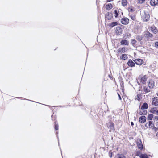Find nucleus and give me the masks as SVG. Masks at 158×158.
I'll use <instances>...</instances> for the list:
<instances>
[{"label":"nucleus","mask_w":158,"mask_h":158,"mask_svg":"<svg viewBox=\"0 0 158 158\" xmlns=\"http://www.w3.org/2000/svg\"><path fill=\"white\" fill-rule=\"evenodd\" d=\"M146 118L144 115L141 116L139 118V121L140 123H143L146 122Z\"/></svg>","instance_id":"nucleus-14"},{"label":"nucleus","mask_w":158,"mask_h":158,"mask_svg":"<svg viewBox=\"0 0 158 158\" xmlns=\"http://www.w3.org/2000/svg\"><path fill=\"white\" fill-rule=\"evenodd\" d=\"M119 157L118 158H126L125 156L123 154H118Z\"/></svg>","instance_id":"nucleus-37"},{"label":"nucleus","mask_w":158,"mask_h":158,"mask_svg":"<svg viewBox=\"0 0 158 158\" xmlns=\"http://www.w3.org/2000/svg\"><path fill=\"white\" fill-rule=\"evenodd\" d=\"M52 120V121H57L56 119V117L55 115H52L51 116Z\"/></svg>","instance_id":"nucleus-35"},{"label":"nucleus","mask_w":158,"mask_h":158,"mask_svg":"<svg viewBox=\"0 0 158 158\" xmlns=\"http://www.w3.org/2000/svg\"><path fill=\"white\" fill-rule=\"evenodd\" d=\"M127 0H122L121 4L122 6H127Z\"/></svg>","instance_id":"nucleus-25"},{"label":"nucleus","mask_w":158,"mask_h":158,"mask_svg":"<svg viewBox=\"0 0 158 158\" xmlns=\"http://www.w3.org/2000/svg\"><path fill=\"white\" fill-rule=\"evenodd\" d=\"M131 125L132 126H133L134 125V123H133V122H131Z\"/></svg>","instance_id":"nucleus-43"},{"label":"nucleus","mask_w":158,"mask_h":158,"mask_svg":"<svg viewBox=\"0 0 158 158\" xmlns=\"http://www.w3.org/2000/svg\"><path fill=\"white\" fill-rule=\"evenodd\" d=\"M121 22L122 24L127 25L129 23V19L127 18L124 17L121 19Z\"/></svg>","instance_id":"nucleus-9"},{"label":"nucleus","mask_w":158,"mask_h":158,"mask_svg":"<svg viewBox=\"0 0 158 158\" xmlns=\"http://www.w3.org/2000/svg\"><path fill=\"white\" fill-rule=\"evenodd\" d=\"M139 156L141 158H148L147 155L146 154H141Z\"/></svg>","instance_id":"nucleus-33"},{"label":"nucleus","mask_w":158,"mask_h":158,"mask_svg":"<svg viewBox=\"0 0 158 158\" xmlns=\"http://www.w3.org/2000/svg\"><path fill=\"white\" fill-rule=\"evenodd\" d=\"M157 110V107H153L151 109L150 112L153 114H156V113Z\"/></svg>","instance_id":"nucleus-22"},{"label":"nucleus","mask_w":158,"mask_h":158,"mask_svg":"<svg viewBox=\"0 0 158 158\" xmlns=\"http://www.w3.org/2000/svg\"><path fill=\"white\" fill-rule=\"evenodd\" d=\"M128 11L129 12L133 13L135 11V9L133 6H130L128 8Z\"/></svg>","instance_id":"nucleus-28"},{"label":"nucleus","mask_w":158,"mask_h":158,"mask_svg":"<svg viewBox=\"0 0 158 158\" xmlns=\"http://www.w3.org/2000/svg\"><path fill=\"white\" fill-rule=\"evenodd\" d=\"M120 43L121 45L128 46L129 44V41L126 40H122L121 41Z\"/></svg>","instance_id":"nucleus-18"},{"label":"nucleus","mask_w":158,"mask_h":158,"mask_svg":"<svg viewBox=\"0 0 158 158\" xmlns=\"http://www.w3.org/2000/svg\"><path fill=\"white\" fill-rule=\"evenodd\" d=\"M137 1L138 3L139 4L143 3L145 1V0H137Z\"/></svg>","instance_id":"nucleus-38"},{"label":"nucleus","mask_w":158,"mask_h":158,"mask_svg":"<svg viewBox=\"0 0 158 158\" xmlns=\"http://www.w3.org/2000/svg\"><path fill=\"white\" fill-rule=\"evenodd\" d=\"M143 92H144V94L149 93L151 91L150 88L149 87L148 88L147 86H143Z\"/></svg>","instance_id":"nucleus-20"},{"label":"nucleus","mask_w":158,"mask_h":158,"mask_svg":"<svg viewBox=\"0 0 158 158\" xmlns=\"http://www.w3.org/2000/svg\"><path fill=\"white\" fill-rule=\"evenodd\" d=\"M156 114H157L158 115V109L157 111V112Z\"/></svg>","instance_id":"nucleus-45"},{"label":"nucleus","mask_w":158,"mask_h":158,"mask_svg":"<svg viewBox=\"0 0 158 158\" xmlns=\"http://www.w3.org/2000/svg\"><path fill=\"white\" fill-rule=\"evenodd\" d=\"M154 124L152 121H149L145 124V127L147 128H152L154 127Z\"/></svg>","instance_id":"nucleus-5"},{"label":"nucleus","mask_w":158,"mask_h":158,"mask_svg":"<svg viewBox=\"0 0 158 158\" xmlns=\"http://www.w3.org/2000/svg\"><path fill=\"white\" fill-rule=\"evenodd\" d=\"M134 61L137 65H142L143 63V60L140 59H135Z\"/></svg>","instance_id":"nucleus-15"},{"label":"nucleus","mask_w":158,"mask_h":158,"mask_svg":"<svg viewBox=\"0 0 158 158\" xmlns=\"http://www.w3.org/2000/svg\"><path fill=\"white\" fill-rule=\"evenodd\" d=\"M113 0H107V1H106V2H110L112 1Z\"/></svg>","instance_id":"nucleus-44"},{"label":"nucleus","mask_w":158,"mask_h":158,"mask_svg":"<svg viewBox=\"0 0 158 158\" xmlns=\"http://www.w3.org/2000/svg\"><path fill=\"white\" fill-rule=\"evenodd\" d=\"M150 4L152 6H155L158 4V0H151Z\"/></svg>","instance_id":"nucleus-21"},{"label":"nucleus","mask_w":158,"mask_h":158,"mask_svg":"<svg viewBox=\"0 0 158 158\" xmlns=\"http://www.w3.org/2000/svg\"><path fill=\"white\" fill-rule=\"evenodd\" d=\"M148 77V76L147 75L140 76L139 81L142 84H146Z\"/></svg>","instance_id":"nucleus-1"},{"label":"nucleus","mask_w":158,"mask_h":158,"mask_svg":"<svg viewBox=\"0 0 158 158\" xmlns=\"http://www.w3.org/2000/svg\"><path fill=\"white\" fill-rule=\"evenodd\" d=\"M153 117V115L152 114H148L147 117V120L148 121L152 120Z\"/></svg>","instance_id":"nucleus-29"},{"label":"nucleus","mask_w":158,"mask_h":158,"mask_svg":"<svg viewBox=\"0 0 158 158\" xmlns=\"http://www.w3.org/2000/svg\"><path fill=\"white\" fill-rule=\"evenodd\" d=\"M154 119L156 121L158 120V116H155L154 118Z\"/></svg>","instance_id":"nucleus-41"},{"label":"nucleus","mask_w":158,"mask_h":158,"mask_svg":"<svg viewBox=\"0 0 158 158\" xmlns=\"http://www.w3.org/2000/svg\"><path fill=\"white\" fill-rule=\"evenodd\" d=\"M128 65L130 67H132L135 66V63L131 60L130 59L127 63Z\"/></svg>","instance_id":"nucleus-17"},{"label":"nucleus","mask_w":158,"mask_h":158,"mask_svg":"<svg viewBox=\"0 0 158 158\" xmlns=\"http://www.w3.org/2000/svg\"><path fill=\"white\" fill-rule=\"evenodd\" d=\"M54 129L55 130H58L59 129V125L57 121H55L54 122Z\"/></svg>","instance_id":"nucleus-26"},{"label":"nucleus","mask_w":158,"mask_h":158,"mask_svg":"<svg viewBox=\"0 0 158 158\" xmlns=\"http://www.w3.org/2000/svg\"><path fill=\"white\" fill-rule=\"evenodd\" d=\"M152 129H153L155 132H156L158 130V127H156L154 126V127L152 128Z\"/></svg>","instance_id":"nucleus-36"},{"label":"nucleus","mask_w":158,"mask_h":158,"mask_svg":"<svg viewBox=\"0 0 158 158\" xmlns=\"http://www.w3.org/2000/svg\"><path fill=\"white\" fill-rule=\"evenodd\" d=\"M152 104L153 106H158V97H156L152 98Z\"/></svg>","instance_id":"nucleus-4"},{"label":"nucleus","mask_w":158,"mask_h":158,"mask_svg":"<svg viewBox=\"0 0 158 158\" xmlns=\"http://www.w3.org/2000/svg\"><path fill=\"white\" fill-rule=\"evenodd\" d=\"M137 146L138 148L142 151L143 149V146L141 140L138 141L137 143Z\"/></svg>","instance_id":"nucleus-13"},{"label":"nucleus","mask_w":158,"mask_h":158,"mask_svg":"<svg viewBox=\"0 0 158 158\" xmlns=\"http://www.w3.org/2000/svg\"><path fill=\"white\" fill-rule=\"evenodd\" d=\"M113 8L112 5L111 3H109L106 5V9L108 10H110Z\"/></svg>","instance_id":"nucleus-24"},{"label":"nucleus","mask_w":158,"mask_h":158,"mask_svg":"<svg viewBox=\"0 0 158 158\" xmlns=\"http://www.w3.org/2000/svg\"><path fill=\"white\" fill-rule=\"evenodd\" d=\"M117 35H120L122 34L123 30L121 27L120 26L117 27L115 30Z\"/></svg>","instance_id":"nucleus-12"},{"label":"nucleus","mask_w":158,"mask_h":158,"mask_svg":"<svg viewBox=\"0 0 158 158\" xmlns=\"http://www.w3.org/2000/svg\"><path fill=\"white\" fill-rule=\"evenodd\" d=\"M150 15L148 13L144 12V15L142 17V19L143 22H147L150 19Z\"/></svg>","instance_id":"nucleus-3"},{"label":"nucleus","mask_w":158,"mask_h":158,"mask_svg":"<svg viewBox=\"0 0 158 158\" xmlns=\"http://www.w3.org/2000/svg\"><path fill=\"white\" fill-rule=\"evenodd\" d=\"M142 36L140 35H137L136 37V40L140 41L142 40Z\"/></svg>","instance_id":"nucleus-34"},{"label":"nucleus","mask_w":158,"mask_h":158,"mask_svg":"<svg viewBox=\"0 0 158 158\" xmlns=\"http://www.w3.org/2000/svg\"><path fill=\"white\" fill-rule=\"evenodd\" d=\"M108 128L109 129V131L111 132L112 131L114 130V124L112 122H109L107 124Z\"/></svg>","instance_id":"nucleus-7"},{"label":"nucleus","mask_w":158,"mask_h":158,"mask_svg":"<svg viewBox=\"0 0 158 158\" xmlns=\"http://www.w3.org/2000/svg\"><path fill=\"white\" fill-rule=\"evenodd\" d=\"M118 24V23L116 22H113L110 23L109 24V26L111 27H112L115 26L117 25Z\"/></svg>","instance_id":"nucleus-32"},{"label":"nucleus","mask_w":158,"mask_h":158,"mask_svg":"<svg viewBox=\"0 0 158 158\" xmlns=\"http://www.w3.org/2000/svg\"><path fill=\"white\" fill-rule=\"evenodd\" d=\"M157 95L158 96V93L157 94Z\"/></svg>","instance_id":"nucleus-46"},{"label":"nucleus","mask_w":158,"mask_h":158,"mask_svg":"<svg viewBox=\"0 0 158 158\" xmlns=\"http://www.w3.org/2000/svg\"><path fill=\"white\" fill-rule=\"evenodd\" d=\"M131 35L130 33H127L126 36L127 38H129L131 37Z\"/></svg>","instance_id":"nucleus-39"},{"label":"nucleus","mask_w":158,"mask_h":158,"mask_svg":"<svg viewBox=\"0 0 158 158\" xmlns=\"http://www.w3.org/2000/svg\"><path fill=\"white\" fill-rule=\"evenodd\" d=\"M131 43L133 46L136 47L137 41L135 40H132L131 41Z\"/></svg>","instance_id":"nucleus-30"},{"label":"nucleus","mask_w":158,"mask_h":158,"mask_svg":"<svg viewBox=\"0 0 158 158\" xmlns=\"http://www.w3.org/2000/svg\"><path fill=\"white\" fill-rule=\"evenodd\" d=\"M119 14V11L118 10H115L114 11V16L116 18L118 17Z\"/></svg>","instance_id":"nucleus-31"},{"label":"nucleus","mask_w":158,"mask_h":158,"mask_svg":"<svg viewBox=\"0 0 158 158\" xmlns=\"http://www.w3.org/2000/svg\"><path fill=\"white\" fill-rule=\"evenodd\" d=\"M148 86L151 89L153 88L155 86V82L152 79H149L148 84Z\"/></svg>","instance_id":"nucleus-6"},{"label":"nucleus","mask_w":158,"mask_h":158,"mask_svg":"<svg viewBox=\"0 0 158 158\" xmlns=\"http://www.w3.org/2000/svg\"><path fill=\"white\" fill-rule=\"evenodd\" d=\"M125 47H123L121 48H119L117 50L118 53L119 54L124 53L126 52Z\"/></svg>","instance_id":"nucleus-16"},{"label":"nucleus","mask_w":158,"mask_h":158,"mask_svg":"<svg viewBox=\"0 0 158 158\" xmlns=\"http://www.w3.org/2000/svg\"><path fill=\"white\" fill-rule=\"evenodd\" d=\"M129 17L131 18V19L134 21H135L136 20V18L135 15H133L131 14L130 13L129 14Z\"/></svg>","instance_id":"nucleus-27"},{"label":"nucleus","mask_w":158,"mask_h":158,"mask_svg":"<svg viewBox=\"0 0 158 158\" xmlns=\"http://www.w3.org/2000/svg\"><path fill=\"white\" fill-rule=\"evenodd\" d=\"M151 31L154 34H156L158 32V30L154 25H153L149 27Z\"/></svg>","instance_id":"nucleus-8"},{"label":"nucleus","mask_w":158,"mask_h":158,"mask_svg":"<svg viewBox=\"0 0 158 158\" xmlns=\"http://www.w3.org/2000/svg\"><path fill=\"white\" fill-rule=\"evenodd\" d=\"M155 46L156 47L158 48V41H156L155 42Z\"/></svg>","instance_id":"nucleus-40"},{"label":"nucleus","mask_w":158,"mask_h":158,"mask_svg":"<svg viewBox=\"0 0 158 158\" xmlns=\"http://www.w3.org/2000/svg\"><path fill=\"white\" fill-rule=\"evenodd\" d=\"M113 17V15L111 13L108 12L105 15V18L106 20H111Z\"/></svg>","instance_id":"nucleus-10"},{"label":"nucleus","mask_w":158,"mask_h":158,"mask_svg":"<svg viewBox=\"0 0 158 158\" xmlns=\"http://www.w3.org/2000/svg\"><path fill=\"white\" fill-rule=\"evenodd\" d=\"M118 95L119 97V99L120 100H121L122 99H121V96L120 95V94H119V93H118Z\"/></svg>","instance_id":"nucleus-42"},{"label":"nucleus","mask_w":158,"mask_h":158,"mask_svg":"<svg viewBox=\"0 0 158 158\" xmlns=\"http://www.w3.org/2000/svg\"><path fill=\"white\" fill-rule=\"evenodd\" d=\"M158 123V122L157 123Z\"/></svg>","instance_id":"nucleus-47"},{"label":"nucleus","mask_w":158,"mask_h":158,"mask_svg":"<svg viewBox=\"0 0 158 158\" xmlns=\"http://www.w3.org/2000/svg\"><path fill=\"white\" fill-rule=\"evenodd\" d=\"M148 107V105L146 103H144L141 107V109L143 110V112L140 114V115H146L147 114V111L144 110V109H147Z\"/></svg>","instance_id":"nucleus-2"},{"label":"nucleus","mask_w":158,"mask_h":158,"mask_svg":"<svg viewBox=\"0 0 158 158\" xmlns=\"http://www.w3.org/2000/svg\"><path fill=\"white\" fill-rule=\"evenodd\" d=\"M144 36L148 40L153 37V35L148 31H146L145 32Z\"/></svg>","instance_id":"nucleus-11"},{"label":"nucleus","mask_w":158,"mask_h":158,"mask_svg":"<svg viewBox=\"0 0 158 158\" xmlns=\"http://www.w3.org/2000/svg\"><path fill=\"white\" fill-rule=\"evenodd\" d=\"M127 55L125 54H123L121 55L120 56V59L123 60H125L128 58Z\"/></svg>","instance_id":"nucleus-23"},{"label":"nucleus","mask_w":158,"mask_h":158,"mask_svg":"<svg viewBox=\"0 0 158 158\" xmlns=\"http://www.w3.org/2000/svg\"><path fill=\"white\" fill-rule=\"evenodd\" d=\"M142 93L138 94L137 96L135 97V100H137L139 102L140 101L142 98Z\"/></svg>","instance_id":"nucleus-19"}]
</instances>
